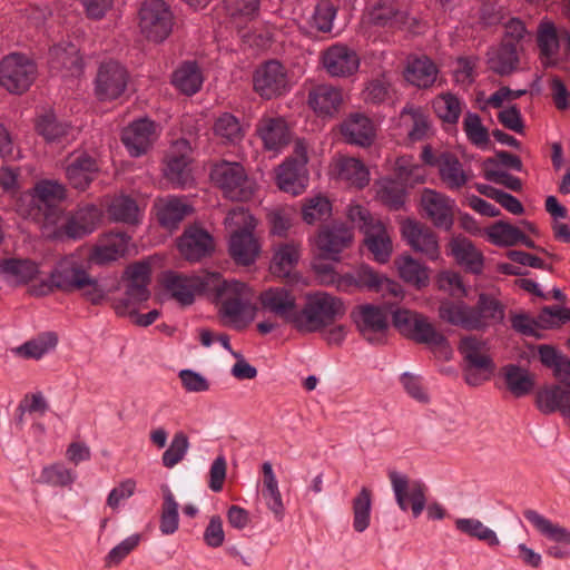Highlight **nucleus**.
Returning <instances> with one entry per match:
<instances>
[{"mask_svg":"<svg viewBox=\"0 0 570 570\" xmlns=\"http://www.w3.org/2000/svg\"><path fill=\"white\" fill-rule=\"evenodd\" d=\"M53 289L63 293H80L92 304H99L106 292L99 281L90 275L83 259L78 254L61 257L51 269L47 281L35 289L37 295H46Z\"/></svg>","mask_w":570,"mask_h":570,"instance_id":"f257e3e1","label":"nucleus"},{"mask_svg":"<svg viewBox=\"0 0 570 570\" xmlns=\"http://www.w3.org/2000/svg\"><path fill=\"white\" fill-rule=\"evenodd\" d=\"M439 316L442 321L466 331H485L502 324L505 311L498 299L480 294L475 306H470L463 301H442L439 306Z\"/></svg>","mask_w":570,"mask_h":570,"instance_id":"f03ea898","label":"nucleus"},{"mask_svg":"<svg viewBox=\"0 0 570 570\" xmlns=\"http://www.w3.org/2000/svg\"><path fill=\"white\" fill-rule=\"evenodd\" d=\"M225 225L230 233L228 250L232 258L244 266L255 263L261 253V244L254 235L255 217L248 209L237 206L228 212Z\"/></svg>","mask_w":570,"mask_h":570,"instance_id":"7ed1b4c3","label":"nucleus"},{"mask_svg":"<svg viewBox=\"0 0 570 570\" xmlns=\"http://www.w3.org/2000/svg\"><path fill=\"white\" fill-rule=\"evenodd\" d=\"M345 314L344 302L326 292H315L306 295L304 306L298 309L295 328L302 333L317 332Z\"/></svg>","mask_w":570,"mask_h":570,"instance_id":"20e7f679","label":"nucleus"},{"mask_svg":"<svg viewBox=\"0 0 570 570\" xmlns=\"http://www.w3.org/2000/svg\"><path fill=\"white\" fill-rule=\"evenodd\" d=\"M213 292H217L222 299V315L235 328L240 330L254 320L256 313V307L253 304L254 294L245 283L220 279L219 287Z\"/></svg>","mask_w":570,"mask_h":570,"instance_id":"39448f33","label":"nucleus"},{"mask_svg":"<svg viewBox=\"0 0 570 570\" xmlns=\"http://www.w3.org/2000/svg\"><path fill=\"white\" fill-rule=\"evenodd\" d=\"M165 291L180 305H191L195 296L203 292H213L220 285V274L203 271L199 274H179L167 272L163 278Z\"/></svg>","mask_w":570,"mask_h":570,"instance_id":"423d86ee","label":"nucleus"},{"mask_svg":"<svg viewBox=\"0 0 570 570\" xmlns=\"http://www.w3.org/2000/svg\"><path fill=\"white\" fill-rule=\"evenodd\" d=\"M392 321L395 328L405 337L430 347L449 350L446 337L425 315L407 308H396L392 311Z\"/></svg>","mask_w":570,"mask_h":570,"instance_id":"0eeeda50","label":"nucleus"},{"mask_svg":"<svg viewBox=\"0 0 570 570\" xmlns=\"http://www.w3.org/2000/svg\"><path fill=\"white\" fill-rule=\"evenodd\" d=\"M458 350L466 364L465 382L469 385L478 386L491 377L495 366L487 340L465 335L461 338Z\"/></svg>","mask_w":570,"mask_h":570,"instance_id":"6e6552de","label":"nucleus"},{"mask_svg":"<svg viewBox=\"0 0 570 570\" xmlns=\"http://www.w3.org/2000/svg\"><path fill=\"white\" fill-rule=\"evenodd\" d=\"M314 268L322 284L334 286L343 293L356 289L375 292L382 282L381 274L368 265H360L345 274L337 273L331 265H315Z\"/></svg>","mask_w":570,"mask_h":570,"instance_id":"1a4fd4ad","label":"nucleus"},{"mask_svg":"<svg viewBox=\"0 0 570 570\" xmlns=\"http://www.w3.org/2000/svg\"><path fill=\"white\" fill-rule=\"evenodd\" d=\"M210 179L232 200L249 199L255 190L254 183L248 178L245 168L236 161L223 160L214 165Z\"/></svg>","mask_w":570,"mask_h":570,"instance_id":"9d476101","label":"nucleus"},{"mask_svg":"<svg viewBox=\"0 0 570 570\" xmlns=\"http://www.w3.org/2000/svg\"><path fill=\"white\" fill-rule=\"evenodd\" d=\"M141 33L154 42H163L173 31L174 14L164 0H146L139 10Z\"/></svg>","mask_w":570,"mask_h":570,"instance_id":"9b49d317","label":"nucleus"},{"mask_svg":"<svg viewBox=\"0 0 570 570\" xmlns=\"http://www.w3.org/2000/svg\"><path fill=\"white\" fill-rule=\"evenodd\" d=\"M35 62L22 53H10L0 61V85L10 94H22L36 79Z\"/></svg>","mask_w":570,"mask_h":570,"instance_id":"f8f14e48","label":"nucleus"},{"mask_svg":"<svg viewBox=\"0 0 570 570\" xmlns=\"http://www.w3.org/2000/svg\"><path fill=\"white\" fill-rule=\"evenodd\" d=\"M351 316L364 340L371 344L384 342L389 330L387 309L385 307L362 304L353 309Z\"/></svg>","mask_w":570,"mask_h":570,"instance_id":"ddd939ff","label":"nucleus"},{"mask_svg":"<svg viewBox=\"0 0 570 570\" xmlns=\"http://www.w3.org/2000/svg\"><path fill=\"white\" fill-rule=\"evenodd\" d=\"M389 478L399 508L406 512L411 503L413 517L421 515L426 505V487L421 481H410L404 473L394 470L389 472Z\"/></svg>","mask_w":570,"mask_h":570,"instance_id":"4468645a","label":"nucleus"},{"mask_svg":"<svg viewBox=\"0 0 570 570\" xmlns=\"http://www.w3.org/2000/svg\"><path fill=\"white\" fill-rule=\"evenodd\" d=\"M132 247V238L125 232L100 235L89 253V262L97 266L110 265L126 257Z\"/></svg>","mask_w":570,"mask_h":570,"instance_id":"2eb2a0df","label":"nucleus"},{"mask_svg":"<svg viewBox=\"0 0 570 570\" xmlns=\"http://www.w3.org/2000/svg\"><path fill=\"white\" fill-rule=\"evenodd\" d=\"M524 518L537 529V531L560 546H551L547 554L557 559L570 556V531L567 528L553 523L535 510L528 509L523 512Z\"/></svg>","mask_w":570,"mask_h":570,"instance_id":"dca6fc26","label":"nucleus"},{"mask_svg":"<svg viewBox=\"0 0 570 570\" xmlns=\"http://www.w3.org/2000/svg\"><path fill=\"white\" fill-rule=\"evenodd\" d=\"M128 83V72L119 62H102L95 80V94L99 100H114L120 97Z\"/></svg>","mask_w":570,"mask_h":570,"instance_id":"f3484780","label":"nucleus"},{"mask_svg":"<svg viewBox=\"0 0 570 570\" xmlns=\"http://www.w3.org/2000/svg\"><path fill=\"white\" fill-rule=\"evenodd\" d=\"M321 65L331 77L347 78L357 72L360 57L347 45L334 43L322 52Z\"/></svg>","mask_w":570,"mask_h":570,"instance_id":"a211bd4d","label":"nucleus"},{"mask_svg":"<svg viewBox=\"0 0 570 570\" xmlns=\"http://www.w3.org/2000/svg\"><path fill=\"white\" fill-rule=\"evenodd\" d=\"M125 277L128 282L127 297L116 304L118 315H125L128 312L129 303H141L149 298L150 265L147 262L135 263L126 268Z\"/></svg>","mask_w":570,"mask_h":570,"instance_id":"6ab92c4d","label":"nucleus"},{"mask_svg":"<svg viewBox=\"0 0 570 570\" xmlns=\"http://www.w3.org/2000/svg\"><path fill=\"white\" fill-rule=\"evenodd\" d=\"M353 242V232L344 224H331L322 227L315 237V246L323 258L338 262L341 253Z\"/></svg>","mask_w":570,"mask_h":570,"instance_id":"aec40b11","label":"nucleus"},{"mask_svg":"<svg viewBox=\"0 0 570 570\" xmlns=\"http://www.w3.org/2000/svg\"><path fill=\"white\" fill-rule=\"evenodd\" d=\"M254 89L263 98L271 99L283 95L288 89V79L284 67L278 61H268L254 75Z\"/></svg>","mask_w":570,"mask_h":570,"instance_id":"412c9836","label":"nucleus"},{"mask_svg":"<svg viewBox=\"0 0 570 570\" xmlns=\"http://www.w3.org/2000/svg\"><path fill=\"white\" fill-rule=\"evenodd\" d=\"M156 138V124L148 118L134 120L121 134V140L131 157L146 154Z\"/></svg>","mask_w":570,"mask_h":570,"instance_id":"4be33fe9","label":"nucleus"},{"mask_svg":"<svg viewBox=\"0 0 570 570\" xmlns=\"http://www.w3.org/2000/svg\"><path fill=\"white\" fill-rule=\"evenodd\" d=\"M421 205L428 218L445 230H449L454 222L455 202L444 194L433 189H424L421 196Z\"/></svg>","mask_w":570,"mask_h":570,"instance_id":"5701e85b","label":"nucleus"},{"mask_svg":"<svg viewBox=\"0 0 570 570\" xmlns=\"http://www.w3.org/2000/svg\"><path fill=\"white\" fill-rule=\"evenodd\" d=\"M191 147L186 139L176 140L170 149L167 164L164 169L166 178L178 187H185L191 181L190 154Z\"/></svg>","mask_w":570,"mask_h":570,"instance_id":"b1692460","label":"nucleus"},{"mask_svg":"<svg viewBox=\"0 0 570 570\" xmlns=\"http://www.w3.org/2000/svg\"><path fill=\"white\" fill-rule=\"evenodd\" d=\"M261 302L265 309L295 327L298 308L295 296L288 289L285 287L269 288L261 295Z\"/></svg>","mask_w":570,"mask_h":570,"instance_id":"393cba45","label":"nucleus"},{"mask_svg":"<svg viewBox=\"0 0 570 570\" xmlns=\"http://www.w3.org/2000/svg\"><path fill=\"white\" fill-rule=\"evenodd\" d=\"M256 131L267 150L279 153L289 142V129L282 117H262Z\"/></svg>","mask_w":570,"mask_h":570,"instance_id":"a878e982","label":"nucleus"},{"mask_svg":"<svg viewBox=\"0 0 570 570\" xmlns=\"http://www.w3.org/2000/svg\"><path fill=\"white\" fill-rule=\"evenodd\" d=\"M402 235L407 244L416 252L434 261L439 258L440 249L435 235L428 228L413 220L402 224Z\"/></svg>","mask_w":570,"mask_h":570,"instance_id":"bb28decb","label":"nucleus"},{"mask_svg":"<svg viewBox=\"0 0 570 570\" xmlns=\"http://www.w3.org/2000/svg\"><path fill=\"white\" fill-rule=\"evenodd\" d=\"M50 68L63 72V76L77 77L82 72L83 61L79 49L71 42L52 47L49 51Z\"/></svg>","mask_w":570,"mask_h":570,"instance_id":"cd10ccee","label":"nucleus"},{"mask_svg":"<svg viewBox=\"0 0 570 570\" xmlns=\"http://www.w3.org/2000/svg\"><path fill=\"white\" fill-rule=\"evenodd\" d=\"M308 105L317 116L333 117L343 105L342 90L332 85H318L309 91Z\"/></svg>","mask_w":570,"mask_h":570,"instance_id":"c85d7f7f","label":"nucleus"},{"mask_svg":"<svg viewBox=\"0 0 570 570\" xmlns=\"http://www.w3.org/2000/svg\"><path fill=\"white\" fill-rule=\"evenodd\" d=\"M178 248L187 261L196 262L214 249L213 237L202 228L190 227L180 236Z\"/></svg>","mask_w":570,"mask_h":570,"instance_id":"c756f323","label":"nucleus"},{"mask_svg":"<svg viewBox=\"0 0 570 570\" xmlns=\"http://www.w3.org/2000/svg\"><path fill=\"white\" fill-rule=\"evenodd\" d=\"M98 171L96 159L87 154H81L70 159L66 167V177L72 188L86 190L97 177Z\"/></svg>","mask_w":570,"mask_h":570,"instance_id":"7c9ffc66","label":"nucleus"},{"mask_svg":"<svg viewBox=\"0 0 570 570\" xmlns=\"http://www.w3.org/2000/svg\"><path fill=\"white\" fill-rule=\"evenodd\" d=\"M344 139L353 145L366 147L375 138V128L370 118L362 114H353L341 125Z\"/></svg>","mask_w":570,"mask_h":570,"instance_id":"2f4dec72","label":"nucleus"},{"mask_svg":"<svg viewBox=\"0 0 570 570\" xmlns=\"http://www.w3.org/2000/svg\"><path fill=\"white\" fill-rule=\"evenodd\" d=\"M450 253L455 262L473 274H481L484 266L483 254L466 237L458 236L450 242Z\"/></svg>","mask_w":570,"mask_h":570,"instance_id":"473e14b6","label":"nucleus"},{"mask_svg":"<svg viewBox=\"0 0 570 570\" xmlns=\"http://www.w3.org/2000/svg\"><path fill=\"white\" fill-rule=\"evenodd\" d=\"M308 184L305 166L295 161H284L277 170V186L281 190L294 196L302 194Z\"/></svg>","mask_w":570,"mask_h":570,"instance_id":"72a5a7b5","label":"nucleus"},{"mask_svg":"<svg viewBox=\"0 0 570 570\" xmlns=\"http://www.w3.org/2000/svg\"><path fill=\"white\" fill-rule=\"evenodd\" d=\"M364 242L374 259L381 264L386 263L392 254L391 237L382 224H370L363 227Z\"/></svg>","mask_w":570,"mask_h":570,"instance_id":"f704fd0d","label":"nucleus"},{"mask_svg":"<svg viewBox=\"0 0 570 570\" xmlns=\"http://www.w3.org/2000/svg\"><path fill=\"white\" fill-rule=\"evenodd\" d=\"M368 20L379 27L403 28L410 17L396 7L394 0H381L370 10Z\"/></svg>","mask_w":570,"mask_h":570,"instance_id":"c9c22d12","label":"nucleus"},{"mask_svg":"<svg viewBox=\"0 0 570 570\" xmlns=\"http://www.w3.org/2000/svg\"><path fill=\"white\" fill-rule=\"evenodd\" d=\"M71 227L69 213L59 207L43 210L41 233L45 238L51 240L71 239Z\"/></svg>","mask_w":570,"mask_h":570,"instance_id":"e433bc0d","label":"nucleus"},{"mask_svg":"<svg viewBox=\"0 0 570 570\" xmlns=\"http://www.w3.org/2000/svg\"><path fill=\"white\" fill-rule=\"evenodd\" d=\"M155 207L160 225L168 229L177 228L178 224L191 210L185 199L175 196L158 199Z\"/></svg>","mask_w":570,"mask_h":570,"instance_id":"4c0bfd02","label":"nucleus"},{"mask_svg":"<svg viewBox=\"0 0 570 570\" xmlns=\"http://www.w3.org/2000/svg\"><path fill=\"white\" fill-rule=\"evenodd\" d=\"M400 126L403 127L412 141L426 137L430 130L429 117L419 106L407 104L400 114Z\"/></svg>","mask_w":570,"mask_h":570,"instance_id":"58836bf2","label":"nucleus"},{"mask_svg":"<svg viewBox=\"0 0 570 570\" xmlns=\"http://www.w3.org/2000/svg\"><path fill=\"white\" fill-rule=\"evenodd\" d=\"M6 281L11 284H24L35 279L40 273L39 264L27 258L6 259L0 265Z\"/></svg>","mask_w":570,"mask_h":570,"instance_id":"ea45409f","label":"nucleus"},{"mask_svg":"<svg viewBox=\"0 0 570 570\" xmlns=\"http://www.w3.org/2000/svg\"><path fill=\"white\" fill-rule=\"evenodd\" d=\"M438 68L428 57H420L409 60L404 71L405 79L409 83L417 88H429L438 77Z\"/></svg>","mask_w":570,"mask_h":570,"instance_id":"a19ab883","label":"nucleus"},{"mask_svg":"<svg viewBox=\"0 0 570 570\" xmlns=\"http://www.w3.org/2000/svg\"><path fill=\"white\" fill-rule=\"evenodd\" d=\"M37 131L48 142H68L75 137V129L66 121L58 120L51 111L39 117Z\"/></svg>","mask_w":570,"mask_h":570,"instance_id":"79ce46f5","label":"nucleus"},{"mask_svg":"<svg viewBox=\"0 0 570 570\" xmlns=\"http://www.w3.org/2000/svg\"><path fill=\"white\" fill-rule=\"evenodd\" d=\"M71 239H80L91 234L98 226L101 213L95 205H87L69 213Z\"/></svg>","mask_w":570,"mask_h":570,"instance_id":"37998d69","label":"nucleus"},{"mask_svg":"<svg viewBox=\"0 0 570 570\" xmlns=\"http://www.w3.org/2000/svg\"><path fill=\"white\" fill-rule=\"evenodd\" d=\"M439 175L448 188L458 190L470 179L460 160L448 153H443L439 159Z\"/></svg>","mask_w":570,"mask_h":570,"instance_id":"c03bdc74","label":"nucleus"},{"mask_svg":"<svg viewBox=\"0 0 570 570\" xmlns=\"http://www.w3.org/2000/svg\"><path fill=\"white\" fill-rule=\"evenodd\" d=\"M570 402V390L562 389L559 385H550L537 393L535 403L539 411L543 414L554 412L563 413V410Z\"/></svg>","mask_w":570,"mask_h":570,"instance_id":"a18cd8bd","label":"nucleus"},{"mask_svg":"<svg viewBox=\"0 0 570 570\" xmlns=\"http://www.w3.org/2000/svg\"><path fill=\"white\" fill-rule=\"evenodd\" d=\"M488 63L492 71L504 76L515 70L518 65V52L514 42L504 41L498 48L488 53Z\"/></svg>","mask_w":570,"mask_h":570,"instance_id":"49530a36","label":"nucleus"},{"mask_svg":"<svg viewBox=\"0 0 570 570\" xmlns=\"http://www.w3.org/2000/svg\"><path fill=\"white\" fill-rule=\"evenodd\" d=\"M65 186L59 181L49 179L39 181L31 193L32 203L42 210L58 207L57 203L65 199Z\"/></svg>","mask_w":570,"mask_h":570,"instance_id":"de8ad7c7","label":"nucleus"},{"mask_svg":"<svg viewBox=\"0 0 570 570\" xmlns=\"http://www.w3.org/2000/svg\"><path fill=\"white\" fill-rule=\"evenodd\" d=\"M503 376L508 390L515 397L529 394L535 386V377L527 368L515 364H508L503 367Z\"/></svg>","mask_w":570,"mask_h":570,"instance_id":"09e8293b","label":"nucleus"},{"mask_svg":"<svg viewBox=\"0 0 570 570\" xmlns=\"http://www.w3.org/2000/svg\"><path fill=\"white\" fill-rule=\"evenodd\" d=\"M301 257V247L295 243H284L275 246L271 269L277 276H288Z\"/></svg>","mask_w":570,"mask_h":570,"instance_id":"8fccbe9b","label":"nucleus"},{"mask_svg":"<svg viewBox=\"0 0 570 570\" xmlns=\"http://www.w3.org/2000/svg\"><path fill=\"white\" fill-rule=\"evenodd\" d=\"M400 277L417 287L422 288L429 284V269L419 261L412 258L409 255L399 257L395 262Z\"/></svg>","mask_w":570,"mask_h":570,"instance_id":"3c124183","label":"nucleus"},{"mask_svg":"<svg viewBox=\"0 0 570 570\" xmlns=\"http://www.w3.org/2000/svg\"><path fill=\"white\" fill-rule=\"evenodd\" d=\"M454 525L459 532L485 542L490 547H498L500 544L497 532L476 518H458L454 521Z\"/></svg>","mask_w":570,"mask_h":570,"instance_id":"603ef678","label":"nucleus"},{"mask_svg":"<svg viewBox=\"0 0 570 570\" xmlns=\"http://www.w3.org/2000/svg\"><path fill=\"white\" fill-rule=\"evenodd\" d=\"M173 83L185 95L196 94L203 85V76L196 62H185L173 75Z\"/></svg>","mask_w":570,"mask_h":570,"instance_id":"864d4df0","label":"nucleus"},{"mask_svg":"<svg viewBox=\"0 0 570 570\" xmlns=\"http://www.w3.org/2000/svg\"><path fill=\"white\" fill-rule=\"evenodd\" d=\"M337 174L342 180L362 188L370 181V173L365 165L357 158L345 157L337 163Z\"/></svg>","mask_w":570,"mask_h":570,"instance_id":"5fc2aeb1","label":"nucleus"},{"mask_svg":"<svg viewBox=\"0 0 570 570\" xmlns=\"http://www.w3.org/2000/svg\"><path fill=\"white\" fill-rule=\"evenodd\" d=\"M57 343L58 338L56 334L48 332L13 348V353L24 358L40 360L55 350Z\"/></svg>","mask_w":570,"mask_h":570,"instance_id":"6e6d98bb","label":"nucleus"},{"mask_svg":"<svg viewBox=\"0 0 570 570\" xmlns=\"http://www.w3.org/2000/svg\"><path fill=\"white\" fill-rule=\"evenodd\" d=\"M108 213L114 222L125 224H136L140 217V208L131 197L126 195L114 197L108 205Z\"/></svg>","mask_w":570,"mask_h":570,"instance_id":"4d7b16f0","label":"nucleus"},{"mask_svg":"<svg viewBox=\"0 0 570 570\" xmlns=\"http://www.w3.org/2000/svg\"><path fill=\"white\" fill-rule=\"evenodd\" d=\"M214 132L225 142L232 145L240 142L245 136V130L239 119L229 112H224L216 119Z\"/></svg>","mask_w":570,"mask_h":570,"instance_id":"13d9d810","label":"nucleus"},{"mask_svg":"<svg viewBox=\"0 0 570 570\" xmlns=\"http://www.w3.org/2000/svg\"><path fill=\"white\" fill-rule=\"evenodd\" d=\"M488 240L499 247H511L518 244L520 229L508 222L498 220L485 228Z\"/></svg>","mask_w":570,"mask_h":570,"instance_id":"bf43d9fd","label":"nucleus"},{"mask_svg":"<svg viewBox=\"0 0 570 570\" xmlns=\"http://www.w3.org/2000/svg\"><path fill=\"white\" fill-rule=\"evenodd\" d=\"M353 529L362 533L371 523L372 495L368 489L362 488L353 499Z\"/></svg>","mask_w":570,"mask_h":570,"instance_id":"052dcab7","label":"nucleus"},{"mask_svg":"<svg viewBox=\"0 0 570 570\" xmlns=\"http://www.w3.org/2000/svg\"><path fill=\"white\" fill-rule=\"evenodd\" d=\"M538 46L544 58V63H552L559 49L558 30L550 20H542L538 28Z\"/></svg>","mask_w":570,"mask_h":570,"instance_id":"680f3d73","label":"nucleus"},{"mask_svg":"<svg viewBox=\"0 0 570 570\" xmlns=\"http://www.w3.org/2000/svg\"><path fill=\"white\" fill-rule=\"evenodd\" d=\"M164 504L160 514V532L165 535L175 533L179 527V504L168 487L163 489Z\"/></svg>","mask_w":570,"mask_h":570,"instance_id":"e2e57ef3","label":"nucleus"},{"mask_svg":"<svg viewBox=\"0 0 570 570\" xmlns=\"http://www.w3.org/2000/svg\"><path fill=\"white\" fill-rule=\"evenodd\" d=\"M76 480V471L61 463L45 466L39 478L41 483L52 487H71Z\"/></svg>","mask_w":570,"mask_h":570,"instance_id":"0e129e2a","label":"nucleus"},{"mask_svg":"<svg viewBox=\"0 0 570 570\" xmlns=\"http://www.w3.org/2000/svg\"><path fill=\"white\" fill-rule=\"evenodd\" d=\"M259 0H225V9L236 24L255 19L259 12Z\"/></svg>","mask_w":570,"mask_h":570,"instance_id":"69168bd1","label":"nucleus"},{"mask_svg":"<svg viewBox=\"0 0 570 570\" xmlns=\"http://www.w3.org/2000/svg\"><path fill=\"white\" fill-rule=\"evenodd\" d=\"M433 107L436 115L449 124L458 122L462 112L461 100L450 92L438 96L433 101Z\"/></svg>","mask_w":570,"mask_h":570,"instance_id":"338daca9","label":"nucleus"},{"mask_svg":"<svg viewBox=\"0 0 570 570\" xmlns=\"http://www.w3.org/2000/svg\"><path fill=\"white\" fill-rule=\"evenodd\" d=\"M337 14V6L331 0H320L311 17L312 26L321 32H331Z\"/></svg>","mask_w":570,"mask_h":570,"instance_id":"774afa93","label":"nucleus"}]
</instances>
